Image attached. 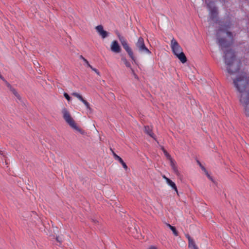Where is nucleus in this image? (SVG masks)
Listing matches in <instances>:
<instances>
[{"label": "nucleus", "mask_w": 249, "mask_h": 249, "mask_svg": "<svg viewBox=\"0 0 249 249\" xmlns=\"http://www.w3.org/2000/svg\"><path fill=\"white\" fill-rule=\"evenodd\" d=\"M234 85L239 92L238 97L242 94H249V78L246 73H242L233 80Z\"/></svg>", "instance_id": "f257e3e1"}, {"label": "nucleus", "mask_w": 249, "mask_h": 249, "mask_svg": "<svg viewBox=\"0 0 249 249\" xmlns=\"http://www.w3.org/2000/svg\"><path fill=\"white\" fill-rule=\"evenodd\" d=\"M235 59V54L231 50H230L225 52V63L227 65V72L232 74L237 72L239 70V66H234L233 61Z\"/></svg>", "instance_id": "f03ea898"}, {"label": "nucleus", "mask_w": 249, "mask_h": 249, "mask_svg": "<svg viewBox=\"0 0 249 249\" xmlns=\"http://www.w3.org/2000/svg\"><path fill=\"white\" fill-rule=\"evenodd\" d=\"M118 37L119 38V41H120L121 45H122L123 48L125 50V51L127 52L129 57L133 60L135 61V58L133 54V52L131 48V47L129 46L126 39L124 37L120 35V34L118 35Z\"/></svg>", "instance_id": "7ed1b4c3"}, {"label": "nucleus", "mask_w": 249, "mask_h": 249, "mask_svg": "<svg viewBox=\"0 0 249 249\" xmlns=\"http://www.w3.org/2000/svg\"><path fill=\"white\" fill-rule=\"evenodd\" d=\"M137 50L141 53L150 54L151 52L146 47L143 38L140 36L135 43Z\"/></svg>", "instance_id": "20e7f679"}, {"label": "nucleus", "mask_w": 249, "mask_h": 249, "mask_svg": "<svg viewBox=\"0 0 249 249\" xmlns=\"http://www.w3.org/2000/svg\"><path fill=\"white\" fill-rule=\"evenodd\" d=\"M239 101L244 107L246 115L249 116V94L247 95L243 94L242 96H240Z\"/></svg>", "instance_id": "39448f33"}, {"label": "nucleus", "mask_w": 249, "mask_h": 249, "mask_svg": "<svg viewBox=\"0 0 249 249\" xmlns=\"http://www.w3.org/2000/svg\"><path fill=\"white\" fill-rule=\"evenodd\" d=\"M62 113L63 115V118L66 122L71 127L72 126H74V124H76L72 118L70 112L68 110V109L64 107L62 110Z\"/></svg>", "instance_id": "423d86ee"}, {"label": "nucleus", "mask_w": 249, "mask_h": 249, "mask_svg": "<svg viewBox=\"0 0 249 249\" xmlns=\"http://www.w3.org/2000/svg\"><path fill=\"white\" fill-rule=\"evenodd\" d=\"M207 7L209 10V15L210 18L212 20H217L218 16V11L217 8L213 5V2H209L207 3Z\"/></svg>", "instance_id": "0eeeda50"}, {"label": "nucleus", "mask_w": 249, "mask_h": 249, "mask_svg": "<svg viewBox=\"0 0 249 249\" xmlns=\"http://www.w3.org/2000/svg\"><path fill=\"white\" fill-rule=\"evenodd\" d=\"M171 47L172 51L175 55L182 52V50L178 42L174 39L173 38L171 41Z\"/></svg>", "instance_id": "6e6552de"}, {"label": "nucleus", "mask_w": 249, "mask_h": 249, "mask_svg": "<svg viewBox=\"0 0 249 249\" xmlns=\"http://www.w3.org/2000/svg\"><path fill=\"white\" fill-rule=\"evenodd\" d=\"M110 49L112 52L115 53H120L121 51V48L116 40H114L111 42Z\"/></svg>", "instance_id": "1a4fd4ad"}, {"label": "nucleus", "mask_w": 249, "mask_h": 249, "mask_svg": "<svg viewBox=\"0 0 249 249\" xmlns=\"http://www.w3.org/2000/svg\"><path fill=\"white\" fill-rule=\"evenodd\" d=\"M71 94L72 96L76 97L80 101H81L84 104L87 109L89 110L91 109L89 104L86 100L84 99L83 97L80 94L77 92H73Z\"/></svg>", "instance_id": "9d476101"}, {"label": "nucleus", "mask_w": 249, "mask_h": 249, "mask_svg": "<svg viewBox=\"0 0 249 249\" xmlns=\"http://www.w3.org/2000/svg\"><path fill=\"white\" fill-rule=\"evenodd\" d=\"M96 30L98 34L102 37L105 38L108 36V33L104 30L103 27L102 25H98L96 27Z\"/></svg>", "instance_id": "9b49d317"}, {"label": "nucleus", "mask_w": 249, "mask_h": 249, "mask_svg": "<svg viewBox=\"0 0 249 249\" xmlns=\"http://www.w3.org/2000/svg\"><path fill=\"white\" fill-rule=\"evenodd\" d=\"M144 131L146 134L148 135L151 138H154L155 139V135L153 133L152 128L151 127L148 125L144 126Z\"/></svg>", "instance_id": "f8f14e48"}, {"label": "nucleus", "mask_w": 249, "mask_h": 249, "mask_svg": "<svg viewBox=\"0 0 249 249\" xmlns=\"http://www.w3.org/2000/svg\"><path fill=\"white\" fill-rule=\"evenodd\" d=\"M113 154L115 160H118L120 162V163L122 165L124 168L125 170H126L128 168L127 166L126 165V163L124 161L123 159L120 157L116 155L114 152H113Z\"/></svg>", "instance_id": "ddd939ff"}, {"label": "nucleus", "mask_w": 249, "mask_h": 249, "mask_svg": "<svg viewBox=\"0 0 249 249\" xmlns=\"http://www.w3.org/2000/svg\"><path fill=\"white\" fill-rule=\"evenodd\" d=\"M175 55L179 59V60L182 63H185L187 61V58L184 53L181 52Z\"/></svg>", "instance_id": "4468645a"}, {"label": "nucleus", "mask_w": 249, "mask_h": 249, "mask_svg": "<svg viewBox=\"0 0 249 249\" xmlns=\"http://www.w3.org/2000/svg\"><path fill=\"white\" fill-rule=\"evenodd\" d=\"M232 24L231 21H229V22H226L223 25H221L222 29L221 30L227 31L229 29L231 28L232 26Z\"/></svg>", "instance_id": "2eb2a0df"}, {"label": "nucleus", "mask_w": 249, "mask_h": 249, "mask_svg": "<svg viewBox=\"0 0 249 249\" xmlns=\"http://www.w3.org/2000/svg\"><path fill=\"white\" fill-rule=\"evenodd\" d=\"M167 183L173 189H174L177 193V194L178 195V189H177V187L176 185V184L173 182L170 179H168V181L167 182Z\"/></svg>", "instance_id": "dca6fc26"}, {"label": "nucleus", "mask_w": 249, "mask_h": 249, "mask_svg": "<svg viewBox=\"0 0 249 249\" xmlns=\"http://www.w3.org/2000/svg\"><path fill=\"white\" fill-rule=\"evenodd\" d=\"M218 43L221 47H226L228 46L225 39L223 38L218 39Z\"/></svg>", "instance_id": "f3484780"}, {"label": "nucleus", "mask_w": 249, "mask_h": 249, "mask_svg": "<svg viewBox=\"0 0 249 249\" xmlns=\"http://www.w3.org/2000/svg\"><path fill=\"white\" fill-rule=\"evenodd\" d=\"M188 247L191 249H198L196 246L195 241L192 239L188 241Z\"/></svg>", "instance_id": "a211bd4d"}, {"label": "nucleus", "mask_w": 249, "mask_h": 249, "mask_svg": "<svg viewBox=\"0 0 249 249\" xmlns=\"http://www.w3.org/2000/svg\"><path fill=\"white\" fill-rule=\"evenodd\" d=\"M71 128H72L73 129H75V130L79 132L82 135H85L86 134L85 131L84 130L81 129V128H80L77 125V124H74V126H72Z\"/></svg>", "instance_id": "6ab92c4d"}, {"label": "nucleus", "mask_w": 249, "mask_h": 249, "mask_svg": "<svg viewBox=\"0 0 249 249\" xmlns=\"http://www.w3.org/2000/svg\"><path fill=\"white\" fill-rule=\"evenodd\" d=\"M122 60L124 62V63L125 64L126 67L128 68L131 67L130 63L127 60V59L125 58H122Z\"/></svg>", "instance_id": "aec40b11"}, {"label": "nucleus", "mask_w": 249, "mask_h": 249, "mask_svg": "<svg viewBox=\"0 0 249 249\" xmlns=\"http://www.w3.org/2000/svg\"><path fill=\"white\" fill-rule=\"evenodd\" d=\"M11 91L12 92V93L15 95V96L19 100L20 99V97L19 94L18 93V92L16 91L15 89H11Z\"/></svg>", "instance_id": "412c9836"}, {"label": "nucleus", "mask_w": 249, "mask_h": 249, "mask_svg": "<svg viewBox=\"0 0 249 249\" xmlns=\"http://www.w3.org/2000/svg\"><path fill=\"white\" fill-rule=\"evenodd\" d=\"M163 152L168 160L172 158L171 155L165 150L163 149Z\"/></svg>", "instance_id": "4be33fe9"}, {"label": "nucleus", "mask_w": 249, "mask_h": 249, "mask_svg": "<svg viewBox=\"0 0 249 249\" xmlns=\"http://www.w3.org/2000/svg\"><path fill=\"white\" fill-rule=\"evenodd\" d=\"M171 230L173 231L174 234L175 236H177L178 235V232L176 230V228L175 227H172V228L171 229Z\"/></svg>", "instance_id": "5701e85b"}, {"label": "nucleus", "mask_w": 249, "mask_h": 249, "mask_svg": "<svg viewBox=\"0 0 249 249\" xmlns=\"http://www.w3.org/2000/svg\"><path fill=\"white\" fill-rule=\"evenodd\" d=\"M169 160L170 161V165L171 167L174 166L176 165V161L172 158L170 159Z\"/></svg>", "instance_id": "b1692460"}, {"label": "nucleus", "mask_w": 249, "mask_h": 249, "mask_svg": "<svg viewBox=\"0 0 249 249\" xmlns=\"http://www.w3.org/2000/svg\"><path fill=\"white\" fill-rule=\"evenodd\" d=\"M171 167H172V169H173V170L174 171V173H175L177 174H178V168H177V166L176 165L174 166H172Z\"/></svg>", "instance_id": "393cba45"}, {"label": "nucleus", "mask_w": 249, "mask_h": 249, "mask_svg": "<svg viewBox=\"0 0 249 249\" xmlns=\"http://www.w3.org/2000/svg\"><path fill=\"white\" fill-rule=\"evenodd\" d=\"M64 96L65 97V98L68 100V101H70L71 100V97H70V96L68 94H67V93H64Z\"/></svg>", "instance_id": "a878e982"}, {"label": "nucleus", "mask_w": 249, "mask_h": 249, "mask_svg": "<svg viewBox=\"0 0 249 249\" xmlns=\"http://www.w3.org/2000/svg\"><path fill=\"white\" fill-rule=\"evenodd\" d=\"M226 34L229 37H230L231 39H232V34L231 32L227 31Z\"/></svg>", "instance_id": "bb28decb"}, {"label": "nucleus", "mask_w": 249, "mask_h": 249, "mask_svg": "<svg viewBox=\"0 0 249 249\" xmlns=\"http://www.w3.org/2000/svg\"><path fill=\"white\" fill-rule=\"evenodd\" d=\"M91 69L92 71H93L94 72H95L98 75H100V72L96 69L92 67V68Z\"/></svg>", "instance_id": "cd10ccee"}, {"label": "nucleus", "mask_w": 249, "mask_h": 249, "mask_svg": "<svg viewBox=\"0 0 249 249\" xmlns=\"http://www.w3.org/2000/svg\"><path fill=\"white\" fill-rule=\"evenodd\" d=\"M185 236H186V237L188 239V241H190V240H192V239H193L190 237V236L189 235V234H186V235H185Z\"/></svg>", "instance_id": "c85d7f7f"}, {"label": "nucleus", "mask_w": 249, "mask_h": 249, "mask_svg": "<svg viewBox=\"0 0 249 249\" xmlns=\"http://www.w3.org/2000/svg\"><path fill=\"white\" fill-rule=\"evenodd\" d=\"M5 82H6V85L7 87L9 88L10 90H11V89H13L9 83H7L6 81Z\"/></svg>", "instance_id": "c756f323"}, {"label": "nucleus", "mask_w": 249, "mask_h": 249, "mask_svg": "<svg viewBox=\"0 0 249 249\" xmlns=\"http://www.w3.org/2000/svg\"><path fill=\"white\" fill-rule=\"evenodd\" d=\"M148 249H158L157 248V247H155V246H150Z\"/></svg>", "instance_id": "7c9ffc66"}, {"label": "nucleus", "mask_w": 249, "mask_h": 249, "mask_svg": "<svg viewBox=\"0 0 249 249\" xmlns=\"http://www.w3.org/2000/svg\"><path fill=\"white\" fill-rule=\"evenodd\" d=\"M162 178L165 179V180H166V182L168 181V179H170L169 178H167L165 175H163L162 176Z\"/></svg>", "instance_id": "2f4dec72"}, {"label": "nucleus", "mask_w": 249, "mask_h": 249, "mask_svg": "<svg viewBox=\"0 0 249 249\" xmlns=\"http://www.w3.org/2000/svg\"><path fill=\"white\" fill-rule=\"evenodd\" d=\"M86 64H87V65L88 67L90 68V69L92 68V66L90 65V64L89 63V62L88 61V63H86Z\"/></svg>", "instance_id": "473e14b6"}, {"label": "nucleus", "mask_w": 249, "mask_h": 249, "mask_svg": "<svg viewBox=\"0 0 249 249\" xmlns=\"http://www.w3.org/2000/svg\"><path fill=\"white\" fill-rule=\"evenodd\" d=\"M206 175L210 179L212 180V177L210 176V175H209V174L207 172H206Z\"/></svg>", "instance_id": "72a5a7b5"}, {"label": "nucleus", "mask_w": 249, "mask_h": 249, "mask_svg": "<svg viewBox=\"0 0 249 249\" xmlns=\"http://www.w3.org/2000/svg\"><path fill=\"white\" fill-rule=\"evenodd\" d=\"M167 226L171 229L172 227H173L172 225H170L169 224H167Z\"/></svg>", "instance_id": "f704fd0d"}, {"label": "nucleus", "mask_w": 249, "mask_h": 249, "mask_svg": "<svg viewBox=\"0 0 249 249\" xmlns=\"http://www.w3.org/2000/svg\"><path fill=\"white\" fill-rule=\"evenodd\" d=\"M83 60L86 63H88V60L85 59V58H83Z\"/></svg>", "instance_id": "c9c22d12"}, {"label": "nucleus", "mask_w": 249, "mask_h": 249, "mask_svg": "<svg viewBox=\"0 0 249 249\" xmlns=\"http://www.w3.org/2000/svg\"><path fill=\"white\" fill-rule=\"evenodd\" d=\"M56 240L57 242H59V243H61V241L59 240V238L57 237H56Z\"/></svg>", "instance_id": "e433bc0d"}, {"label": "nucleus", "mask_w": 249, "mask_h": 249, "mask_svg": "<svg viewBox=\"0 0 249 249\" xmlns=\"http://www.w3.org/2000/svg\"><path fill=\"white\" fill-rule=\"evenodd\" d=\"M0 78H1L2 80L5 81L4 78L2 76V75L0 74Z\"/></svg>", "instance_id": "4c0bfd02"}, {"label": "nucleus", "mask_w": 249, "mask_h": 249, "mask_svg": "<svg viewBox=\"0 0 249 249\" xmlns=\"http://www.w3.org/2000/svg\"><path fill=\"white\" fill-rule=\"evenodd\" d=\"M132 71H133V72H134V71L133 70H132ZM134 73V75L135 78H138L137 75L136 74H135L134 73Z\"/></svg>", "instance_id": "58836bf2"}, {"label": "nucleus", "mask_w": 249, "mask_h": 249, "mask_svg": "<svg viewBox=\"0 0 249 249\" xmlns=\"http://www.w3.org/2000/svg\"><path fill=\"white\" fill-rule=\"evenodd\" d=\"M80 58L83 60V58H84V57L82 55H81Z\"/></svg>", "instance_id": "ea45409f"}, {"label": "nucleus", "mask_w": 249, "mask_h": 249, "mask_svg": "<svg viewBox=\"0 0 249 249\" xmlns=\"http://www.w3.org/2000/svg\"><path fill=\"white\" fill-rule=\"evenodd\" d=\"M207 0H205L206 2H207Z\"/></svg>", "instance_id": "a19ab883"}]
</instances>
